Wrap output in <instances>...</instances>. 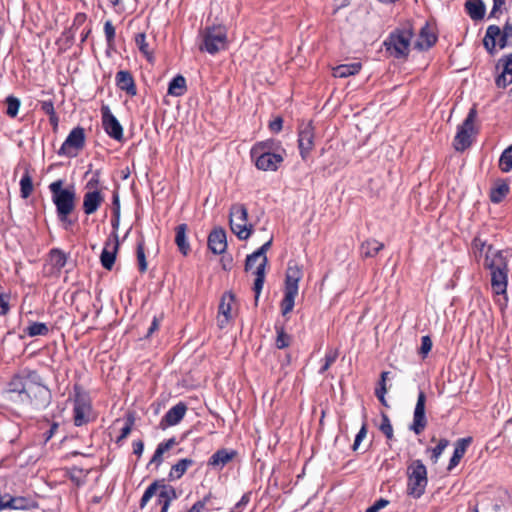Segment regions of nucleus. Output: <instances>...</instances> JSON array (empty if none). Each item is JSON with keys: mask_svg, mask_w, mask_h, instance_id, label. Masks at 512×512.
<instances>
[{"mask_svg": "<svg viewBox=\"0 0 512 512\" xmlns=\"http://www.w3.org/2000/svg\"><path fill=\"white\" fill-rule=\"evenodd\" d=\"M64 181L58 179L49 185L52 202L56 207L58 221L64 230H70L77 222L71 215L75 210L76 192L74 186L63 188Z\"/></svg>", "mask_w": 512, "mask_h": 512, "instance_id": "f257e3e1", "label": "nucleus"}, {"mask_svg": "<svg viewBox=\"0 0 512 512\" xmlns=\"http://www.w3.org/2000/svg\"><path fill=\"white\" fill-rule=\"evenodd\" d=\"M485 267L491 273V287L495 294L505 295L507 289L508 268L507 260L500 250H494L493 246L488 247L485 252Z\"/></svg>", "mask_w": 512, "mask_h": 512, "instance_id": "f03ea898", "label": "nucleus"}, {"mask_svg": "<svg viewBox=\"0 0 512 512\" xmlns=\"http://www.w3.org/2000/svg\"><path fill=\"white\" fill-rule=\"evenodd\" d=\"M414 35L412 23L406 22L389 33L383 42V46L386 52L395 59H406L410 54Z\"/></svg>", "mask_w": 512, "mask_h": 512, "instance_id": "7ed1b4c3", "label": "nucleus"}, {"mask_svg": "<svg viewBox=\"0 0 512 512\" xmlns=\"http://www.w3.org/2000/svg\"><path fill=\"white\" fill-rule=\"evenodd\" d=\"M407 494L414 499H419L428 484L427 468L422 460H413L407 468Z\"/></svg>", "mask_w": 512, "mask_h": 512, "instance_id": "20e7f679", "label": "nucleus"}, {"mask_svg": "<svg viewBox=\"0 0 512 512\" xmlns=\"http://www.w3.org/2000/svg\"><path fill=\"white\" fill-rule=\"evenodd\" d=\"M476 118L477 110L473 106L470 108L462 124L457 127V132L453 139V147L457 152H463L472 145L475 136L478 134V130L474 125Z\"/></svg>", "mask_w": 512, "mask_h": 512, "instance_id": "39448f33", "label": "nucleus"}, {"mask_svg": "<svg viewBox=\"0 0 512 512\" xmlns=\"http://www.w3.org/2000/svg\"><path fill=\"white\" fill-rule=\"evenodd\" d=\"M227 48V29L223 25L207 26L203 32L201 51L211 55Z\"/></svg>", "mask_w": 512, "mask_h": 512, "instance_id": "423d86ee", "label": "nucleus"}, {"mask_svg": "<svg viewBox=\"0 0 512 512\" xmlns=\"http://www.w3.org/2000/svg\"><path fill=\"white\" fill-rule=\"evenodd\" d=\"M248 210L244 204L236 203L230 208L229 223L233 233L240 240H246L249 238L253 231V226L247 224Z\"/></svg>", "mask_w": 512, "mask_h": 512, "instance_id": "0eeeda50", "label": "nucleus"}, {"mask_svg": "<svg viewBox=\"0 0 512 512\" xmlns=\"http://www.w3.org/2000/svg\"><path fill=\"white\" fill-rule=\"evenodd\" d=\"M38 380H40V377L36 372L30 374L25 397L36 409H44L51 402V391Z\"/></svg>", "mask_w": 512, "mask_h": 512, "instance_id": "6e6552de", "label": "nucleus"}, {"mask_svg": "<svg viewBox=\"0 0 512 512\" xmlns=\"http://www.w3.org/2000/svg\"><path fill=\"white\" fill-rule=\"evenodd\" d=\"M273 239L270 238L267 242H265L261 247H259L256 251L249 254V262L252 259H259L262 258L260 264L257 266L255 271V281L253 290L255 292V304L257 305L259 296L261 294V291L263 289L264 281H265V269L268 264V258L266 256L267 251L270 249L272 245Z\"/></svg>", "mask_w": 512, "mask_h": 512, "instance_id": "1a4fd4ad", "label": "nucleus"}, {"mask_svg": "<svg viewBox=\"0 0 512 512\" xmlns=\"http://www.w3.org/2000/svg\"><path fill=\"white\" fill-rule=\"evenodd\" d=\"M86 141L85 129L81 126L73 128L68 134L60 149L57 151L59 156L76 157L84 148Z\"/></svg>", "mask_w": 512, "mask_h": 512, "instance_id": "9d476101", "label": "nucleus"}, {"mask_svg": "<svg viewBox=\"0 0 512 512\" xmlns=\"http://www.w3.org/2000/svg\"><path fill=\"white\" fill-rule=\"evenodd\" d=\"M500 34H503L511 39L512 22L507 20L502 29H500V27L495 24L489 25L487 27L485 36L483 38V46L490 55H494L496 53V39L499 37Z\"/></svg>", "mask_w": 512, "mask_h": 512, "instance_id": "9b49d317", "label": "nucleus"}, {"mask_svg": "<svg viewBox=\"0 0 512 512\" xmlns=\"http://www.w3.org/2000/svg\"><path fill=\"white\" fill-rule=\"evenodd\" d=\"M314 127L312 122L302 123L298 129V149L303 161H306L314 148Z\"/></svg>", "mask_w": 512, "mask_h": 512, "instance_id": "f8f14e48", "label": "nucleus"}, {"mask_svg": "<svg viewBox=\"0 0 512 512\" xmlns=\"http://www.w3.org/2000/svg\"><path fill=\"white\" fill-rule=\"evenodd\" d=\"M92 407L86 394L77 392L74 399L73 421L75 426H82L90 421Z\"/></svg>", "mask_w": 512, "mask_h": 512, "instance_id": "ddd939ff", "label": "nucleus"}, {"mask_svg": "<svg viewBox=\"0 0 512 512\" xmlns=\"http://www.w3.org/2000/svg\"><path fill=\"white\" fill-rule=\"evenodd\" d=\"M102 126L104 131L114 140L121 141L123 139V127L117 118L112 114L108 106L101 107Z\"/></svg>", "mask_w": 512, "mask_h": 512, "instance_id": "4468645a", "label": "nucleus"}, {"mask_svg": "<svg viewBox=\"0 0 512 512\" xmlns=\"http://www.w3.org/2000/svg\"><path fill=\"white\" fill-rule=\"evenodd\" d=\"M425 403V392L420 390L418 393L417 402L413 413V422L409 426V429L412 430L416 435L421 434L427 426V418L425 415Z\"/></svg>", "mask_w": 512, "mask_h": 512, "instance_id": "2eb2a0df", "label": "nucleus"}, {"mask_svg": "<svg viewBox=\"0 0 512 512\" xmlns=\"http://www.w3.org/2000/svg\"><path fill=\"white\" fill-rule=\"evenodd\" d=\"M250 155L257 169L262 171H276L284 160L281 153L261 152Z\"/></svg>", "mask_w": 512, "mask_h": 512, "instance_id": "dca6fc26", "label": "nucleus"}, {"mask_svg": "<svg viewBox=\"0 0 512 512\" xmlns=\"http://www.w3.org/2000/svg\"><path fill=\"white\" fill-rule=\"evenodd\" d=\"M502 68L501 73L495 78L498 88H506L512 84V53L503 55L497 62L496 68Z\"/></svg>", "mask_w": 512, "mask_h": 512, "instance_id": "f3484780", "label": "nucleus"}, {"mask_svg": "<svg viewBox=\"0 0 512 512\" xmlns=\"http://www.w3.org/2000/svg\"><path fill=\"white\" fill-rule=\"evenodd\" d=\"M111 237H113V242L108 239L105 242L104 248L100 255L101 265L107 270H111L113 268L116 254L119 248L118 234L112 233Z\"/></svg>", "mask_w": 512, "mask_h": 512, "instance_id": "a211bd4d", "label": "nucleus"}, {"mask_svg": "<svg viewBox=\"0 0 512 512\" xmlns=\"http://www.w3.org/2000/svg\"><path fill=\"white\" fill-rule=\"evenodd\" d=\"M207 245L213 254H223L227 249V237L225 230L222 227L214 228L208 236Z\"/></svg>", "mask_w": 512, "mask_h": 512, "instance_id": "6ab92c4d", "label": "nucleus"}, {"mask_svg": "<svg viewBox=\"0 0 512 512\" xmlns=\"http://www.w3.org/2000/svg\"><path fill=\"white\" fill-rule=\"evenodd\" d=\"M237 451L234 449L221 448L214 452L208 459L207 465L216 470H222L236 456Z\"/></svg>", "mask_w": 512, "mask_h": 512, "instance_id": "aec40b11", "label": "nucleus"}, {"mask_svg": "<svg viewBox=\"0 0 512 512\" xmlns=\"http://www.w3.org/2000/svg\"><path fill=\"white\" fill-rule=\"evenodd\" d=\"M437 42V35L426 22L420 29L417 40L414 42V49L418 51L429 50Z\"/></svg>", "mask_w": 512, "mask_h": 512, "instance_id": "412c9836", "label": "nucleus"}, {"mask_svg": "<svg viewBox=\"0 0 512 512\" xmlns=\"http://www.w3.org/2000/svg\"><path fill=\"white\" fill-rule=\"evenodd\" d=\"M187 405L184 402H179L171 407L160 421L162 428L177 425L185 416Z\"/></svg>", "mask_w": 512, "mask_h": 512, "instance_id": "4be33fe9", "label": "nucleus"}, {"mask_svg": "<svg viewBox=\"0 0 512 512\" xmlns=\"http://www.w3.org/2000/svg\"><path fill=\"white\" fill-rule=\"evenodd\" d=\"M104 201V195L99 190L87 191L83 197V212L86 215L94 214Z\"/></svg>", "mask_w": 512, "mask_h": 512, "instance_id": "5701e85b", "label": "nucleus"}, {"mask_svg": "<svg viewBox=\"0 0 512 512\" xmlns=\"http://www.w3.org/2000/svg\"><path fill=\"white\" fill-rule=\"evenodd\" d=\"M473 438L471 436L459 438L454 443V452L452 457L449 460V464L447 467L448 471H452L461 461L463 456L465 455L469 445L472 443Z\"/></svg>", "mask_w": 512, "mask_h": 512, "instance_id": "b1692460", "label": "nucleus"}, {"mask_svg": "<svg viewBox=\"0 0 512 512\" xmlns=\"http://www.w3.org/2000/svg\"><path fill=\"white\" fill-rule=\"evenodd\" d=\"M303 272L298 265H288L285 274V291L298 293L299 282L302 279Z\"/></svg>", "mask_w": 512, "mask_h": 512, "instance_id": "393cba45", "label": "nucleus"}, {"mask_svg": "<svg viewBox=\"0 0 512 512\" xmlns=\"http://www.w3.org/2000/svg\"><path fill=\"white\" fill-rule=\"evenodd\" d=\"M115 80L116 85L120 90L125 91L130 96H135L137 94V88L135 85L134 78L129 71H118L116 73Z\"/></svg>", "mask_w": 512, "mask_h": 512, "instance_id": "a878e982", "label": "nucleus"}, {"mask_svg": "<svg viewBox=\"0 0 512 512\" xmlns=\"http://www.w3.org/2000/svg\"><path fill=\"white\" fill-rule=\"evenodd\" d=\"M464 8L473 21L482 20L486 13V5L483 0H466Z\"/></svg>", "mask_w": 512, "mask_h": 512, "instance_id": "bb28decb", "label": "nucleus"}, {"mask_svg": "<svg viewBox=\"0 0 512 512\" xmlns=\"http://www.w3.org/2000/svg\"><path fill=\"white\" fill-rule=\"evenodd\" d=\"M187 230L188 226L185 223L179 224L175 228V243L178 247L179 252L187 256L191 250L189 242L187 240Z\"/></svg>", "mask_w": 512, "mask_h": 512, "instance_id": "cd10ccee", "label": "nucleus"}, {"mask_svg": "<svg viewBox=\"0 0 512 512\" xmlns=\"http://www.w3.org/2000/svg\"><path fill=\"white\" fill-rule=\"evenodd\" d=\"M279 150L284 151L281 148V144L279 141L275 139H266L264 141L256 142L251 150L250 154H259L261 152H267V153H279Z\"/></svg>", "mask_w": 512, "mask_h": 512, "instance_id": "c85d7f7f", "label": "nucleus"}, {"mask_svg": "<svg viewBox=\"0 0 512 512\" xmlns=\"http://www.w3.org/2000/svg\"><path fill=\"white\" fill-rule=\"evenodd\" d=\"M177 440L175 437L169 438L163 442H160L156 450L152 456V458L149 461L148 465L155 464L156 467L160 466L163 462V455L165 452L170 450L172 447H174L177 444Z\"/></svg>", "mask_w": 512, "mask_h": 512, "instance_id": "c756f323", "label": "nucleus"}, {"mask_svg": "<svg viewBox=\"0 0 512 512\" xmlns=\"http://www.w3.org/2000/svg\"><path fill=\"white\" fill-rule=\"evenodd\" d=\"M384 249V244L374 238H370L362 242L360 246V254L364 258H373L381 250Z\"/></svg>", "mask_w": 512, "mask_h": 512, "instance_id": "7c9ffc66", "label": "nucleus"}, {"mask_svg": "<svg viewBox=\"0 0 512 512\" xmlns=\"http://www.w3.org/2000/svg\"><path fill=\"white\" fill-rule=\"evenodd\" d=\"M158 490L157 503H166L171 505L172 501L178 497L176 489L171 485L165 484L164 480H161L160 488Z\"/></svg>", "mask_w": 512, "mask_h": 512, "instance_id": "2f4dec72", "label": "nucleus"}, {"mask_svg": "<svg viewBox=\"0 0 512 512\" xmlns=\"http://www.w3.org/2000/svg\"><path fill=\"white\" fill-rule=\"evenodd\" d=\"M361 68L360 62L338 65L333 69V76L336 78H346L359 73Z\"/></svg>", "mask_w": 512, "mask_h": 512, "instance_id": "473e14b6", "label": "nucleus"}, {"mask_svg": "<svg viewBox=\"0 0 512 512\" xmlns=\"http://www.w3.org/2000/svg\"><path fill=\"white\" fill-rule=\"evenodd\" d=\"M194 464V461L190 458H183L180 459L177 463L172 465L170 472H169V479L170 480H177L180 479L187 469Z\"/></svg>", "mask_w": 512, "mask_h": 512, "instance_id": "72a5a7b5", "label": "nucleus"}, {"mask_svg": "<svg viewBox=\"0 0 512 512\" xmlns=\"http://www.w3.org/2000/svg\"><path fill=\"white\" fill-rule=\"evenodd\" d=\"M187 90L186 79L181 74L172 78L168 85V94L172 96H182Z\"/></svg>", "mask_w": 512, "mask_h": 512, "instance_id": "f704fd0d", "label": "nucleus"}, {"mask_svg": "<svg viewBox=\"0 0 512 512\" xmlns=\"http://www.w3.org/2000/svg\"><path fill=\"white\" fill-rule=\"evenodd\" d=\"M15 510H32L38 508V502L30 495L14 496Z\"/></svg>", "mask_w": 512, "mask_h": 512, "instance_id": "c9c22d12", "label": "nucleus"}, {"mask_svg": "<svg viewBox=\"0 0 512 512\" xmlns=\"http://www.w3.org/2000/svg\"><path fill=\"white\" fill-rule=\"evenodd\" d=\"M274 329L277 334L275 346L278 349L287 348L291 343V336L285 332L284 324L276 321L274 324Z\"/></svg>", "mask_w": 512, "mask_h": 512, "instance_id": "e433bc0d", "label": "nucleus"}, {"mask_svg": "<svg viewBox=\"0 0 512 512\" xmlns=\"http://www.w3.org/2000/svg\"><path fill=\"white\" fill-rule=\"evenodd\" d=\"M29 378L30 374L26 378L19 375L14 376L9 382V391L20 395H26Z\"/></svg>", "mask_w": 512, "mask_h": 512, "instance_id": "4c0bfd02", "label": "nucleus"}, {"mask_svg": "<svg viewBox=\"0 0 512 512\" xmlns=\"http://www.w3.org/2000/svg\"><path fill=\"white\" fill-rule=\"evenodd\" d=\"M89 472L90 470L74 466L68 470V477L77 487H81L86 483Z\"/></svg>", "mask_w": 512, "mask_h": 512, "instance_id": "58836bf2", "label": "nucleus"}, {"mask_svg": "<svg viewBox=\"0 0 512 512\" xmlns=\"http://www.w3.org/2000/svg\"><path fill=\"white\" fill-rule=\"evenodd\" d=\"M509 190H510V187L506 182H504V181L499 182L497 184V186L492 188L490 191L491 202L495 203V204L502 202V200L509 193Z\"/></svg>", "mask_w": 512, "mask_h": 512, "instance_id": "ea45409f", "label": "nucleus"}, {"mask_svg": "<svg viewBox=\"0 0 512 512\" xmlns=\"http://www.w3.org/2000/svg\"><path fill=\"white\" fill-rule=\"evenodd\" d=\"M33 191V181L32 176L30 175L29 167H25V171L20 180V194L21 197L26 199L28 198Z\"/></svg>", "mask_w": 512, "mask_h": 512, "instance_id": "a19ab883", "label": "nucleus"}, {"mask_svg": "<svg viewBox=\"0 0 512 512\" xmlns=\"http://www.w3.org/2000/svg\"><path fill=\"white\" fill-rule=\"evenodd\" d=\"M298 295V293L285 291L284 290V297L280 303L281 313L283 316L290 313L295 305V298Z\"/></svg>", "mask_w": 512, "mask_h": 512, "instance_id": "79ce46f5", "label": "nucleus"}, {"mask_svg": "<svg viewBox=\"0 0 512 512\" xmlns=\"http://www.w3.org/2000/svg\"><path fill=\"white\" fill-rule=\"evenodd\" d=\"M498 164L500 170L504 173L512 170V144L501 153Z\"/></svg>", "mask_w": 512, "mask_h": 512, "instance_id": "37998d69", "label": "nucleus"}, {"mask_svg": "<svg viewBox=\"0 0 512 512\" xmlns=\"http://www.w3.org/2000/svg\"><path fill=\"white\" fill-rule=\"evenodd\" d=\"M449 444L450 442L448 439L442 438L435 447L426 449V452H431L430 460L433 464L438 462L443 451L449 446Z\"/></svg>", "mask_w": 512, "mask_h": 512, "instance_id": "c03bdc74", "label": "nucleus"}, {"mask_svg": "<svg viewBox=\"0 0 512 512\" xmlns=\"http://www.w3.org/2000/svg\"><path fill=\"white\" fill-rule=\"evenodd\" d=\"M160 482L161 480H155L146 488L139 502L140 509H144L149 500L154 495H156L158 489L160 488Z\"/></svg>", "mask_w": 512, "mask_h": 512, "instance_id": "a18cd8bd", "label": "nucleus"}, {"mask_svg": "<svg viewBox=\"0 0 512 512\" xmlns=\"http://www.w3.org/2000/svg\"><path fill=\"white\" fill-rule=\"evenodd\" d=\"M136 257L138 262V269L141 273L146 272L147 270V261L145 256V242L143 237L137 242L136 246Z\"/></svg>", "mask_w": 512, "mask_h": 512, "instance_id": "49530a36", "label": "nucleus"}, {"mask_svg": "<svg viewBox=\"0 0 512 512\" xmlns=\"http://www.w3.org/2000/svg\"><path fill=\"white\" fill-rule=\"evenodd\" d=\"M50 257H51L53 266L55 268H57L58 270L65 267V265L67 263V259H68L67 254L58 248H53L50 251Z\"/></svg>", "mask_w": 512, "mask_h": 512, "instance_id": "de8ad7c7", "label": "nucleus"}, {"mask_svg": "<svg viewBox=\"0 0 512 512\" xmlns=\"http://www.w3.org/2000/svg\"><path fill=\"white\" fill-rule=\"evenodd\" d=\"M25 332L30 337L45 336L49 332V328L45 323L32 322L26 329Z\"/></svg>", "mask_w": 512, "mask_h": 512, "instance_id": "09e8293b", "label": "nucleus"}, {"mask_svg": "<svg viewBox=\"0 0 512 512\" xmlns=\"http://www.w3.org/2000/svg\"><path fill=\"white\" fill-rule=\"evenodd\" d=\"M379 430L385 435L388 441L394 439L393 426L389 416L384 412L381 413V423L379 425Z\"/></svg>", "mask_w": 512, "mask_h": 512, "instance_id": "8fccbe9b", "label": "nucleus"}, {"mask_svg": "<svg viewBox=\"0 0 512 512\" xmlns=\"http://www.w3.org/2000/svg\"><path fill=\"white\" fill-rule=\"evenodd\" d=\"M5 103L7 105L6 114L11 118L16 117L21 106L20 99L13 95H9L6 97Z\"/></svg>", "mask_w": 512, "mask_h": 512, "instance_id": "3c124183", "label": "nucleus"}, {"mask_svg": "<svg viewBox=\"0 0 512 512\" xmlns=\"http://www.w3.org/2000/svg\"><path fill=\"white\" fill-rule=\"evenodd\" d=\"M135 43L139 49V51L145 55L148 59L151 57V52L149 51V44L146 41L145 33H139L135 36Z\"/></svg>", "mask_w": 512, "mask_h": 512, "instance_id": "603ef678", "label": "nucleus"}, {"mask_svg": "<svg viewBox=\"0 0 512 512\" xmlns=\"http://www.w3.org/2000/svg\"><path fill=\"white\" fill-rule=\"evenodd\" d=\"M104 34L108 48H113L115 42V27L110 20H107L104 24Z\"/></svg>", "mask_w": 512, "mask_h": 512, "instance_id": "864d4df0", "label": "nucleus"}, {"mask_svg": "<svg viewBox=\"0 0 512 512\" xmlns=\"http://www.w3.org/2000/svg\"><path fill=\"white\" fill-rule=\"evenodd\" d=\"M337 357H338L337 350L330 349L329 351H327L325 354V357L323 359L324 364L319 369V373L324 374L330 368V366L336 361Z\"/></svg>", "mask_w": 512, "mask_h": 512, "instance_id": "5fc2aeb1", "label": "nucleus"}, {"mask_svg": "<svg viewBox=\"0 0 512 512\" xmlns=\"http://www.w3.org/2000/svg\"><path fill=\"white\" fill-rule=\"evenodd\" d=\"M75 35H76V30L69 27L62 32L59 41L63 43V45L65 46L66 49H68L73 45V43L75 41Z\"/></svg>", "mask_w": 512, "mask_h": 512, "instance_id": "6e6d98bb", "label": "nucleus"}, {"mask_svg": "<svg viewBox=\"0 0 512 512\" xmlns=\"http://www.w3.org/2000/svg\"><path fill=\"white\" fill-rule=\"evenodd\" d=\"M5 509L15 510L14 496L8 493L0 495V512Z\"/></svg>", "mask_w": 512, "mask_h": 512, "instance_id": "4d7b16f0", "label": "nucleus"}, {"mask_svg": "<svg viewBox=\"0 0 512 512\" xmlns=\"http://www.w3.org/2000/svg\"><path fill=\"white\" fill-rule=\"evenodd\" d=\"M432 345H433V343H432L430 336H428V335L422 336L421 346L419 349V354L422 356V358H425L428 355V353L432 349Z\"/></svg>", "mask_w": 512, "mask_h": 512, "instance_id": "13d9d810", "label": "nucleus"}, {"mask_svg": "<svg viewBox=\"0 0 512 512\" xmlns=\"http://www.w3.org/2000/svg\"><path fill=\"white\" fill-rule=\"evenodd\" d=\"M505 0H493V6L489 13V18H498V14L502 13L503 9L506 10Z\"/></svg>", "mask_w": 512, "mask_h": 512, "instance_id": "bf43d9fd", "label": "nucleus"}, {"mask_svg": "<svg viewBox=\"0 0 512 512\" xmlns=\"http://www.w3.org/2000/svg\"><path fill=\"white\" fill-rule=\"evenodd\" d=\"M366 435H367V424L364 422L362 424L360 430L358 431V433L355 436L354 443L352 445L353 451H357V449L359 448L361 442L366 437Z\"/></svg>", "mask_w": 512, "mask_h": 512, "instance_id": "052dcab7", "label": "nucleus"}, {"mask_svg": "<svg viewBox=\"0 0 512 512\" xmlns=\"http://www.w3.org/2000/svg\"><path fill=\"white\" fill-rule=\"evenodd\" d=\"M100 176H101V171L96 170L93 173V176L91 177V179L86 183L85 188L88 191L98 190V186L100 185Z\"/></svg>", "mask_w": 512, "mask_h": 512, "instance_id": "680f3d73", "label": "nucleus"}, {"mask_svg": "<svg viewBox=\"0 0 512 512\" xmlns=\"http://www.w3.org/2000/svg\"><path fill=\"white\" fill-rule=\"evenodd\" d=\"M86 20L87 15L83 12H78L75 14L73 23L70 27L77 31L81 26L85 24Z\"/></svg>", "mask_w": 512, "mask_h": 512, "instance_id": "e2e57ef3", "label": "nucleus"}, {"mask_svg": "<svg viewBox=\"0 0 512 512\" xmlns=\"http://www.w3.org/2000/svg\"><path fill=\"white\" fill-rule=\"evenodd\" d=\"M9 299L8 294L0 293V316L6 315L9 312Z\"/></svg>", "mask_w": 512, "mask_h": 512, "instance_id": "0e129e2a", "label": "nucleus"}, {"mask_svg": "<svg viewBox=\"0 0 512 512\" xmlns=\"http://www.w3.org/2000/svg\"><path fill=\"white\" fill-rule=\"evenodd\" d=\"M120 209H121V206H120L119 192L117 189H115L112 192V214L113 215L121 214Z\"/></svg>", "mask_w": 512, "mask_h": 512, "instance_id": "69168bd1", "label": "nucleus"}, {"mask_svg": "<svg viewBox=\"0 0 512 512\" xmlns=\"http://www.w3.org/2000/svg\"><path fill=\"white\" fill-rule=\"evenodd\" d=\"M251 492L244 493L241 499L235 504L233 511L241 512L242 509L250 502Z\"/></svg>", "mask_w": 512, "mask_h": 512, "instance_id": "338daca9", "label": "nucleus"}, {"mask_svg": "<svg viewBox=\"0 0 512 512\" xmlns=\"http://www.w3.org/2000/svg\"><path fill=\"white\" fill-rule=\"evenodd\" d=\"M269 129L273 133H279L283 128V118L277 116L274 120L269 122Z\"/></svg>", "mask_w": 512, "mask_h": 512, "instance_id": "774afa93", "label": "nucleus"}]
</instances>
